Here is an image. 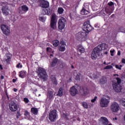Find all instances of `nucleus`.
<instances>
[{
  "label": "nucleus",
  "mask_w": 125,
  "mask_h": 125,
  "mask_svg": "<svg viewBox=\"0 0 125 125\" xmlns=\"http://www.w3.org/2000/svg\"><path fill=\"white\" fill-rule=\"evenodd\" d=\"M107 48H108V45L107 44L104 43L99 44L97 47H95L92 52V59L95 60L96 58L100 56L101 51L105 50Z\"/></svg>",
  "instance_id": "obj_1"
},
{
  "label": "nucleus",
  "mask_w": 125,
  "mask_h": 125,
  "mask_svg": "<svg viewBox=\"0 0 125 125\" xmlns=\"http://www.w3.org/2000/svg\"><path fill=\"white\" fill-rule=\"evenodd\" d=\"M36 73L38 75V77H39L41 81L45 82V81L47 80V77L48 76L47 75V73L46 72V69L42 67H39L37 69Z\"/></svg>",
  "instance_id": "obj_2"
},
{
  "label": "nucleus",
  "mask_w": 125,
  "mask_h": 125,
  "mask_svg": "<svg viewBox=\"0 0 125 125\" xmlns=\"http://www.w3.org/2000/svg\"><path fill=\"white\" fill-rule=\"evenodd\" d=\"M116 80L117 82H116V81L112 82V86L113 87V89L116 92H123V91H122V90H123V86L121 85L122 79L119 77H117Z\"/></svg>",
  "instance_id": "obj_3"
},
{
  "label": "nucleus",
  "mask_w": 125,
  "mask_h": 125,
  "mask_svg": "<svg viewBox=\"0 0 125 125\" xmlns=\"http://www.w3.org/2000/svg\"><path fill=\"white\" fill-rule=\"evenodd\" d=\"M77 40L80 42L85 41L87 39V34L85 32L80 31L76 34Z\"/></svg>",
  "instance_id": "obj_4"
},
{
  "label": "nucleus",
  "mask_w": 125,
  "mask_h": 125,
  "mask_svg": "<svg viewBox=\"0 0 125 125\" xmlns=\"http://www.w3.org/2000/svg\"><path fill=\"white\" fill-rule=\"evenodd\" d=\"M56 24H57V20H56V15L53 14L52 15V17L51 18L50 23V27L51 29H52V30H56L57 28Z\"/></svg>",
  "instance_id": "obj_5"
},
{
  "label": "nucleus",
  "mask_w": 125,
  "mask_h": 125,
  "mask_svg": "<svg viewBox=\"0 0 125 125\" xmlns=\"http://www.w3.org/2000/svg\"><path fill=\"white\" fill-rule=\"evenodd\" d=\"M67 23L66 21V19L64 18L63 17L61 18L58 21V28L59 30H60V31H62L65 28V26L66 25V23Z\"/></svg>",
  "instance_id": "obj_6"
},
{
  "label": "nucleus",
  "mask_w": 125,
  "mask_h": 125,
  "mask_svg": "<svg viewBox=\"0 0 125 125\" xmlns=\"http://www.w3.org/2000/svg\"><path fill=\"white\" fill-rule=\"evenodd\" d=\"M88 9H89V3H84L81 11V14H82V15H88L90 13Z\"/></svg>",
  "instance_id": "obj_7"
},
{
  "label": "nucleus",
  "mask_w": 125,
  "mask_h": 125,
  "mask_svg": "<svg viewBox=\"0 0 125 125\" xmlns=\"http://www.w3.org/2000/svg\"><path fill=\"white\" fill-rule=\"evenodd\" d=\"M0 29L4 35L8 36L10 34V28L5 24H1L0 25Z\"/></svg>",
  "instance_id": "obj_8"
},
{
  "label": "nucleus",
  "mask_w": 125,
  "mask_h": 125,
  "mask_svg": "<svg viewBox=\"0 0 125 125\" xmlns=\"http://www.w3.org/2000/svg\"><path fill=\"white\" fill-rule=\"evenodd\" d=\"M82 29L84 31V32H87V33H89V32H91L92 29H94L92 28V26L89 24V22H85L82 26Z\"/></svg>",
  "instance_id": "obj_9"
},
{
  "label": "nucleus",
  "mask_w": 125,
  "mask_h": 125,
  "mask_svg": "<svg viewBox=\"0 0 125 125\" xmlns=\"http://www.w3.org/2000/svg\"><path fill=\"white\" fill-rule=\"evenodd\" d=\"M109 103H110V101L104 97L102 98L100 100V106L102 108H106V107H108Z\"/></svg>",
  "instance_id": "obj_10"
},
{
  "label": "nucleus",
  "mask_w": 125,
  "mask_h": 125,
  "mask_svg": "<svg viewBox=\"0 0 125 125\" xmlns=\"http://www.w3.org/2000/svg\"><path fill=\"white\" fill-rule=\"evenodd\" d=\"M57 117V110L54 109L49 114V119L51 122H54Z\"/></svg>",
  "instance_id": "obj_11"
},
{
  "label": "nucleus",
  "mask_w": 125,
  "mask_h": 125,
  "mask_svg": "<svg viewBox=\"0 0 125 125\" xmlns=\"http://www.w3.org/2000/svg\"><path fill=\"white\" fill-rule=\"evenodd\" d=\"M66 46H67V45L66 44V42H65L64 40L61 41L59 45V51H61L62 52H63V51L66 50Z\"/></svg>",
  "instance_id": "obj_12"
},
{
  "label": "nucleus",
  "mask_w": 125,
  "mask_h": 125,
  "mask_svg": "<svg viewBox=\"0 0 125 125\" xmlns=\"http://www.w3.org/2000/svg\"><path fill=\"white\" fill-rule=\"evenodd\" d=\"M111 110L114 113H117L120 110V105L117 103H113L110 106Z\"/></svg>",
  "instance_id": "obj_13"
},
{
  "label": "nucleus",
  "mask_w": 125,
  "mask_h": 125,
  "mask_svg": "<svg viewBox=\"0 0 125 125\" xmlns=\"http://www.w3.org/2000/svg\"><path fill=\"white\" fill-rule=\"evenodd\" d=\"M9 107L10 111H12V112H16L17 111V104L14 102L10 103Z\"/></svg>",
  "instance_id": "obj_14"
},
{
  "label": "nucleus",
  "mask_w": 125,
  "mask_h": 125,
  "mask_svg": "<svg viewBox=\"0 0 125 125\" xmlns=\"http://www.w3.org/2000/svg\"><path fill=\"white\" fill-rule=\"evenodd\" d=\"M69 92L72 96H76L78 94V90L73 86L70 88Z\"/></svg>",
  "instance_id": "obj_15"
},
{
  "label": "nucleus",
  "mask_w": 125,
  "mask_h": 125,
  "mask_svg": "<svg viewBox=\"0 0 125 125\" xmlns=\"http://www.w3.org/2000/svg\"><path fill=\"white\" fill-rule=\"evenodd\" d=\"M40 6L43 8H48L49 7V3L44 0H42L40 3Z\"/></svg>",
  "instance_id": "obj_16"
},
{
  "label": "nucleus",
  "mask_w": 125,
  "mask_h": 125,
  "mask_svg": "<svg viewBox=\"0 0 125 125\" xmlns=\"http://www.w3.org/2000/svg\"><path fill=\"white\" fill-rule=\"evenodd\" d=\"M58 63V59L57 58L55 57L52 60L51 62H50V67L51 68H54L55 67L57 63Z\"/></svg>",
  "instance_id": "obj_17"
},
{
  "label": "nucleus",
  "mask_w": 125,
  "mask_h": 125,
  "mask_svg": "<svg viewBox=\"0 0 125 125\" xmlns=\"http://www.w3.org/2000/svg\"><path fill=\"white\" fill-rule=\"evenodd\" d=\"M2 12L5 16H7L9 14V9H8V7L7 6H4L2 7Z\"/></svg>",
  "instance_id": "obj_18"
},
{
  "label": "nucleus",
  "mask_w": 125,
  "mask_h": 125,
  "mask_svg": "<svg viewBox=\"0 0 125 125\" xmlns=\"http://www.w3.org/2000/svg\"><path fill=\"white\" fill-rule=\"evenodd\" d=\"M107 83V77L106 76H103L100 80V84H105Z\"/></svg>",
  "instance_id": "obj_19"
},
{
  "label": "nucleus",
  "mask_w": 125,
  "mask_h": 125,
  "mask_svg": "<svg viewBox=\"0 0 125 125\" xmlns=\"http://www.w3.org/2000/svg\"><path fill=\"white\" fill-rule=\"evenodd\" d=\"M78 47V52H80L81 54H82V53H84V51H85V49L83 46H82V45H79Z\"/></svg>",
  "instance_id": "obj_20"
},
{
  "label": "nucleus",
  "mask_w": 125,
  "mask_h": 125,
  "mask_svg": "<svg viewBox=\"0 0 125 125\" xmlns=\"http://www.w3.org/2000/svg\"><path fill=\"white\" fill-rule=\"evenodd\" d=\"M101 120H102V123L103 125H108L109 124V120L106 117H101Z\"/></svg>",
  "instance_id": "obj_21"
},
{
  "label": "nucleus",
  "mask_w": 125,
  "mask_h": 125,
  "mask_svg": "<svg viewBox=\"0 0 125 125\" xmlns=\"http://www.w3.org/2000/svg\"><path fill=\"white\" fill-rule=\"evenodd\" d=\"M31 112L32 113V114H34V115H38L39 110L36 107H32L31 109Z\"/></svg>",
  "instance_id": "obj_22"
},
{
  "label": "nucleus",
  "mask_w": 125,
  "mask_h": 125,
  "mask_svg": "<svg viewBox=\"0 0 125 125\" xmlns=\"http://www.w3.org/2000/svg\"><path fill=\"white\" fill-rule=\"evenodd\" d=\"M52 43L54 47H57L59 45V41L54 40L52 41Z\"/></svg>",
  "instance_id": "obj_23"
},
{
  "label": "nucleus",
  "mask_w": 125,
  "mask_h": 125,
  "mask_svg": "<svg viewBox=\"0 0 125 125\" xmlns=\"http://www.w3.org/2000/svg\"><path fill=\"white\" fill-rule=\"evenodd\" d=\"M27 74V72L26 71H21L20 72L19 77H21L22 79L24 78V76H26V74Z\"/></svg>",
  "instance_id": "obj_24"
},
{
  "label": "nucleus",
  "mask_w": 125,
  "mask_h": 125,
  "mask_svg": "<svg viewBox=\"0 0 125 125\" xmlns=\"http://www.w3.org/2000/svg\"><path fill=\"white\" fill-rule=\"evenodd\" d=\"M21 10L24 12H27L29 10V8L26 5H23L21 6Z\"/></svg>",
  "instance_id": "obj_25"
},
{
  "label": "nucleus",
  "mask_w": 125,
  "mask_h": 125,
  "mask_svg": "<svg viewBox=\"0 0 125 125\" xmlns=\"http://www.w3.org/2000/svg\"><path fill=\"white\" fill-rule=\"evenodd\" d=\"M58 95L60 96V97H61L63 95V89L62 87H60L59 89V91L58 92Z\"/></svg>",
  "instance_id": "obj_26"
},
{
  "label": "nucleus",
  "mask_w": 125,
  "mask_h": 125,
  "mask_svg": "<svg viewBox=\"0 0 125 125\" xmlns=\"http://www.w3.org/2000/svg\"><path fill=\"white\" fill-rule=\"evenodd\" d=\"M48 96L49 97V99H52V97H53V92H52V91H48Z\"/></svg>",
  "instance_id": "obj_27"
},
{
  "label": "nucleus",
  "mask_w": 125,
  "mask_h": 125,
  "mask_svg": "<svg viewBox=\"0 0 125 125\" xmlns=\"http://www.w3.org/2000/svg\"><path fill=\"white\" fill-rule=\"evenodd\" d=\"M83 91L84 95H86L87 94H88V93L89 92V90L86 88V87H83Z\"/></svg>",
  "instance_id": "obj_28"
},
{
  "label": "nucleus",
  "mask_w": 125,
  "mask_h": 125,
  "mask_svg": "<svg viewBox=\"0 0 125 125\" xmlns=\"http://www.w3.org/2000/svg\"><path fill=\"white\" fill-rule=\"evenodd\" d=\"M66 66H67V64H66V63L63 62H60V66L61 67V68H62V69H64V68Z\"/></svg>",
  "instance_id": "obj_29"
},
{
  "label": "nucleus",
  "mask_w": 125,
  "mask_h": 125,
  "mask_svg": "<svg viewBox=\"0 0 125 125\" xmlns=\"http://www.w3.org/2000/svg\"><path fill=\"white\" fill-rule=\"evenodd\" d=\"M82 104L83 107V108H85V109H87L88 108V104H87V103H86V102H83L82 103Z\"/></svg>",
  "instance_id": "obj_30"
},
{
  "label": "nucleus",
  "mask_w": 125,
  "mask_h": 125,
  "mask_svg": "<svg viewBox=\"0 0 125 125\" xmlns=\"http://www.w3.org/2000/svg\"><path fill=\"white\" fill-rule=\"evenodd\" d=\"M58 12L59 14H62L63 12H64V9H63L62 7H59L58 9Z\"/></svg>",
  "instance_id": "obj_31"
},
{
  "label": "nucleus",
  "mask_w": 125,
  "mask_h": 125,
  "mask_svg": "<svg viewBox=\"0 0 125 125\" xmlns=\"http://www.w3.org/2000/svg\"><path fill=\"white\" fill-rule=\"evenodd\" d=\"M52 12V11L50 9L45 10V13L47 15H51Z\"/></svg>",
  "instance_id": "obj_32"
},
{
  "label": "nucleus",
  "mask_w": 125,
  "mask_h": 125,
  "mask_svg": "<svg viewBox=\"0 0 125 125\" xmlns=\"http://www.w3.org/2000/svg\"><path fill=\"white\" fill-rule=\"evenodd\" d=\"M39 20L42 21V22H45V20H46V17H39Z\"/></svg>",
  "instance_id": "obj_33"
},
{
  "label": "nucleus",
  "mask_w": 125,
  "mask_h": 125,
  "mask_svg": "<svg viewBox=\"0 0 125 125\" xmlns=\"http://www.w3.org/2000/svg\"><path fill=\"white\" fill-rule=\"evenodd\" d=\"M120 102H121L122 105H123L124 106V107H125V99H122L120 100Z\"/></svg>",
  "instance_id": "obj_34"
},
{
  "label": "nucleus",
  "mask_w": 125,
  "mask_h": 125,
  "mask_svg": "<svg viewBox=\"0 0 125 125\" xmlns=\"http://www.w3.org/2000/svg\"><path fill=\"white\" fill-rule=\"evenodd\" d=\"M109 69H113V66L112 65H107L104 68V70H109Z\"/></svg>",
  "instance_id": "obj_35"
},
{
  "label": "nucleus",
  "mask_w": 125,
  "mask_h": 125,
  "mask_svg": "<svg viewBox=\"0 0 125 125\" xmlns=\"http://www.w3.org/2000/svg\"><path fill=\"white\" fill-rule=\"evenodd\" d=\"M24 116L25 117H27V118H29V117H30V113H29V112H28V110L25 111Z\"/></svg>",
  "instance_id": "obj_36"
},
{
  "label": "nucleus",
  "mask_w": 125,
  "mask_h": 125,
  "mask_svg": "<svg viewBox=\"0 0 125 125\" xmlns=\"http://www.w3.org/2000/svg\"><path fill=\"white\" fill-rule=\"evenodd\" d=\"M68 116H69V114L68 113H63L62 114L63 118H64V119H66V120H67V119H68Z\"/></svg>",
  "instance_id": "obj_37"
},
{
  "label": "nucleus",
  "mask_w": 125,
  "mask_h": 125,
  "mask_svg": "<svg viewBox=\"0 0 125 125\" xmlns=\"http://www.w3.org/2000/svg\"><path fill=\"white\" fill-rule=\"evenodd\" d=\"M31 1L33 2H36V3H38V2H40V3L41 4L42 0H31Z\"/></svg>",
  "instance_id": "obj_38"
},
{
  "label": "nucleus",
  "mask_w": 125,
  "mask_h": 125,
  "mask_svg": "<svg viewBox=\"0 0 125 125\" xmlns=\"http://www.w3.org/2000/svg\"><path fill=\"white\" fill-rule=\"evenodd\" d=\"M20 117H21V113H20V111H18L17 112V119H19Z\"/></svg>",
  "instance_id": "obj_39"
},
{
  "label": "nucleus",
  "mask_w": 125,
  "mask_h": 125,
  "mask_svg": "<svg viewBox=\"0 0 125 125\" xmlns=\"http://www.w3.org/2000/svg\"><path fill=\"white\" fill-rule=\"evenodd\" d=\"M105 13H106V14H108V15H111V13H112L111 12V11L110 10H109V9H105Z\"/></svg>",
  "instance_id": "obj_40"
},
{
  "label": "nucleus",
  "mask_w": 125,
  "mask_h": 125,
  "mask_svg": "<svg viewBox=\"0 0 125 125\" xmlns=\"http://www.w3.org/2000/svg\"><path fill=\"white\" fill-rule=\"evenodd\" d=\"M16 67H17V68L19 69V68H22L23 65H22V64H21V63H18V64L17 65Z\"/></svg>",
  "instance_id": "obj_41"
},
{
  "label": "nucleus",
  "mask_w": 125,
  "mask_h": 125,
  "mask_svg": "<svg viewBox=\"0 0 125 125\" xmlns=\"http://www.w3.org/2000/svg\"><path fill=\"white\" fill-rule=\"evenodd\" d=\"M97 98H98L97 96H95L93 99L91 100V102L92 103H94V102H95L97 100Z\"/></svg>",
  "instance_id": "obj_42"
},
{
  "label": "nucleus",
  "mask_w": 125,
  "mask_h": 125,
  "mask_svg": "<svg viewBox=\"0 0 125 125\" xmlns=\"http://www.w3.org/2000/svg\"><path fill=\"white\" fill-rule=\"evenodd\" d=\"M23 101L25 102V103H29V99L27 98H24L23 99Z\"/></svg>",
  "instance_id": "obj_43"
},
{
  "label": "nucleus",
  "mask_w": 125,
  "mask_h": 125,
  "mask_svg": "<svg viewBox=\"0 0 125 125\" xmlns=\"http://www.w3.org/2000/svg\"><path fill=\"white\" fill-rule=\"evenodd\" d=\"M110 52L111 56H114V52H115V50H111Z\"/></svg>",
  "instance_id": "obj_44"
},
{
  "label": "nucleus",
  "mask_w": 125,
  "mask_h": 125,
  "mask_svg": "<svg viewBox=\"0 0 125 125\" xmlns=\"http://www.w3.org/2000/svg\"><path fill=\"white\" fill-rule=\"evenodd\" d=\"M75 80H76L77 81H80V80H81V78H80V75H79V74L76 75L75 77Z\"/></svg>",
  "instance_id": "obj_45"
},
{
  "label": "nucleus",
  "mask_w": 125,
  "mask_h": 125,
  "mask_svg": "<svg viewBox=\"0 0 125 125\" xmlns=\"http://www.w3.org/2000/svg\"><path fill=\"white\" fill-rule=\"evenodd\" d=\"M108 5H109V6H113V5H114V2L110 1L108 3Z\"/></svg>",
  "instance_id": "obj_46"
},
{
  "label": "nucleus",
  "mask_w": 125,
  "mask_h": 125,
  "mask_svg": "<svg viewBox=\"0 0 125 125\" xmlns=\"http://www.w3.org/2000/svg\"><path fill=\"white\" fill-rule=\"evenodd\" d=\"M52 83H53V84H54L55 85H57V84L58 83H57V80H56V79L55 81H53Z\"/></svg>",
  "instance_id": "obj_47"
},
{
  "label": "nucleus",
  "mask_w": 125,
  "mask_h": 125,
  "mask_svg": "<svg viewBox=\"0 0 125 125\" xmlns=\"http://www.w3.org/2000/svg\"><path fill=\"white\" fill-rule=\"evenodd\" d=\"M56 80V77L52 76L51 77V81L52 82H54V81Z\"/></svg>",
  "instance_id": "obj_48"
},
{
  "label": "nucleus",
  "mask_w": 125,
  "mask_h": 125,
  "mask_svg": "<svg viewBox=\"0 0 125 125\" xmlns=\"http://www.w3.org/2000/svg\"><path fill=\"white\" fill-rule=\"evenodd\" d=\"M115 68H116V69H118L119 70H122V68L120 67L118 64L115 65Z\"/></svg>",
  "instance_id": "obj_49"
},
{
  "label": "nucleus",
  "mask_w": 125,
  "mask_h": 125,
  "mask_svg": "<svg viewBox=\"0 0 125 125\" xmlns=\"http://www.w3.org/2000/svg\"><path fill=\"white\" fill-rule=\"evenodd\" d=\"M5 62H6V63H9V62H10V59H6Z\"/></svg>",
  "instance_id": "obj_50"
},
{
  "label": "nucleus",
  "mask_w": 125,
  "mask_h": 125,
  "mask_svg": "<svg viewBox=\"0 0 125 125\" xmlns=\"http://www.w3.org/2000/svg\"><path fill=\"white\" fill-rule=\"evenodd\" d=\"M120 30L121 32H122L123 33L125 32V29H122V27L120 28Z\"/></svg>",
  "instance_id": "obj_51"
},
{
  "label": "nucleus",
  "mask_w": 125,
  "mask_h": 125,
  "mask_svg": "<svg viewBox=\"0 0 125 125\" xmlns=\"http://www.w3.org/2000/svg\"><path fill=\"white\" fill-rule=\"evenodd\" d=\"M6 95L7 96V98L8 100H9V96H8V94H7V92H6Z\"/></svg>",
  "instance_id": "obj_52"
},
{
  "label": "nucleus",
  "mask_w": 125,
  "mask_h": 125,
  "mask_svg": "<svg viewBox=\"0 0 125 125\" xmlns=\"http://www.w3.org/2000/svg\"><path fill=\"white\" fill-rule=\"evenodd\" d=\"M7 59H11V58L10 57V56L7 55Z\"/></svg>",
  "instance_id": "obj_53"
},
{
  "label": "nucleus",
  "mask_w": 125,
  "mask_h": 125,
  "mask_svg": "<svg viewBox=\"0 0 125 125\" xmlns=\"http://www.w3.org/2000/svg\"><path fill=\"white\" fill-rule=\"evenodd\" d=\"M49 49H51V48H50V47H47L46 51H47V52L49 51Z\"/></svg>",
  "instance_id": "obj_54"
},
{
  "label": "nucleus",
  "mask_w": 125,
  "mask_h": 125,
  "mask_svg": "<svg viewBox=\"0 0 125 125\" xmlns=\"http://www.w3.org/2000/svg\"><path fill=\"white\" fill-rule=\"evenodd\" d=\"M13 90L14 91V92H17V89L15 88H14L13 89Z\"/></svg>",
  "instance_id": "obj_55"
},
{
  "label": "nucleus",
  "mask_w": 125,
  "mask_h": 125,
  "mask_svg": "<svg viewBox=\"0 0 125 125\" xmlns=\"http://www.w3.org/2000/svg\"><path fill=\"white\" fill-rule=\"evenodd\" d=\"M16 81H17V79H13L12 82L13 83H16Z\"/></svg>",
  "instance_id": "obj_56"
},
{
  "label": "nucleus",
  "mask_w": 125,
  "mask_h": 125,
  "mask_svg": "<svg viewBox=\"0 0 125 125\" xmlns=\"http://www.w3.org/2000/svg\"><path fill=\"white\" fill-rule=\"evenodd\" d=\"M117 55H119V56L121 55V51H118Z\"/></svg>",
  "instance_id": "obj_57"
},
{
  "label": "nucleus",
  "mask_w": 125,
  "mask_h": 125,
  "mask_svg": "<svg viewBox=\"0 0 125 125\" xmlns=\"http://www.w3.org/2000/svg\"><path fill=\"white\" fill-rule=\"evenodd\" d=\"M104 65H109V64H110V63H106V62H104Z\"/></svg>",
  "instance_id": "obj_58"
},
{
  "label": "nucleus",
  "mask_w": 125,
  "mask_h": 125,
  "mask_svg": "<svg viewBox=\"0 0 125 125\" xmlns=\"http://www.w3.org/2000/svg\"><path fill=\"white\" fill-rule=\"evenodd\" d=\"M113 76L114 77H116V76H117V77H119V74H114Z\"/></svg>",
  "instance_id": "obj_59"
},
{
  "label": "nucleus",
  "mask_w": 125,
  "mask_h": 125,
  "mask_svg": "<svg viewBox=\"0 0 125 125\" xmlns=\"http://www.w3.org/2000/svg\"><path fill=\"white\" fill-rule=\"evenodd\" d=\"M1 79L2 80L3 79H4V76H3V75L1 76Z\"/></svg>",
  "instance_id": "obj_60"
},
{
  "label": "nucleus",
  "mask_w": 125,
  "mask_h": 125,
  "mask_svg": "<svg viewBox=\"0 0 125 125\" xmlns=\"http://www.w3.org/2000/svg\"><path fill=\"white\" fill-rule=\"evenodd\" d=\"M104 54H106V55L108 54V52L107 51L105 52L104 53Z\"/></svg>",
  "instance_id": "obj_61"
},
{
  "label": "nucleus",
  "mask_w": 125,
  "mask_h": 125,
  "mask_svg": "<svg viewBox=\"0 0 125 125\" xmlns=\"http://www.w3.org/2000/svg\"><path fill=\"white\" fill-rule=\"evenodd\" d=\"M0 68L1 70H2V69H3L2 66L0 64Z\"/></svg>",
  "instance_id": "obj_62"
},
{
  "label": "nucleus",
  "mask_w": 125,
  "mask_h": 125,
  "mask_svg": "<svg viewBox=\"0 0 125 125\" xmlns=\"http://www.w3.org/2000/svg\"><path fill=\"white\" fill-rule=\"evenodd\" d=\"M71 68H72V69H74L75 68V67L74 66V65H72Z\"/></svg>",
  "instance_id": "obj_63"
},
{
  "label": "nucleus",
  "mask_w": 125,
  "mask_h": 125,
  "mask_svg": "<svg viewBox=\"0 0 125 125\" xmlns=\"http://www.w3.org/2000/svg\"><path fill=\"white\" fill-rule=\"evenodd\" d=\"M111 65H112V66H115V63H112L111 64Z\"/></svg>",
  "instance_id": "obj_64"
}]
</instances>
